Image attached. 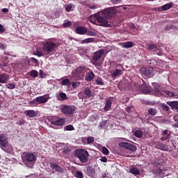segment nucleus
<instances>
[{
    "label": "nucleus",
    "instance_id": "1",
    "mask_svg": "<svg viewBox=\"0 0 178 178\" xmlns=\"http://www.w3.org/2000/svg\"><path fill=\"white\" fill-rule=\"evenodd\" d=\"M116 15V9L113 7H109L95 14L94 17L90 18V23L96 24V26H102V27H108L110 19Z\"/></svg>",
    "mask_w": 178,
    "mask_h": 178
},
{
    "label": "nucleus",
    "instance_id": "2",
    "mask_svg": "<svg viewBox=\"0 0 178 178\" xmlns=\"http://www.w3.org/2000/svg\"><path fill=\"white\" fill-rule=\"evenodd\" d=\"M22 161L26 166L32 168L37 162V155L35 153L26 152L22 156Z\"/></svg>",
    "mask_w": 178,
    "mask_h": 178
},
{
    "label": "nucleus",
    "instance_id": "3",
    "mask_svg": "<svg viewBox=\"0 0 178 178\" xmlns=\"http://www.w3.org/2000/svg\"><path fill=\"white\" fill-rule=\"evenodd\" d=\"M74 155L81 163H87V162H88L90 153H88V151L86 150V149H76L74 151Z\"/></svg>",
    "mask_w": 178,
    "mask_h": 178
},
{
    "label": "nucleus",
    "instance_id": "4",
    "mask_svg": "<svg viewBox=\"0 0 178 178\" xmlns=\"http://www.w3.org/2000/svg\"><path fill=\"white\" fill-rule=\"evenodd\" d=\"M87 70H88V68L85 66H79L72 72V77L75 80H83V79H84V74L86 73Z\"/></svg>",
    "mask_w": 178,
    "mask_h": 178
},
{
    "label": "nucleus",
    "instance_id": "5",
    "mask_svg": "<svg viewBox=\"0 0 178 178\" xmlns=\"http://www.w3.org/2000/svg\"><path fill=\"white\" fill-rule=\"evenodd\" d=\"M55 48H56V43L51 40L46 42L43 44V51L47 55H49V54H54Z\"/></svg>",
    "mask_w": 178,
    "mask_h": 178
},
{
    "label": "nucleus",
    "instance_id": "6",
    "mask_svg": "<svg viewBox=\"0 0 178 178\" xmlns=\"http://www.w3.org/2000/svg\"><path fill=\"white\" fill-rule=\"evenodd\" d=\"M105 54V51L104 49H99V51H95L93 54L92 56V64L95 66H99V63H98V60L102 58V55Z\"/></svg>",
    "mask_w": 178,
    "mask_h": 178
},
{
    "label": "nucleus",
    "instance_id": "7",
    "mask_svg": "<svg viewBox=\"0 0 178 178\" xmlns=\"http://www.w3.org/2000/svg\"><path fill=\"white\" fill-rule=\"evenodd\" d=\"M49 99V95H44L43 96H40L36 97L32 102H30L31 105L34 104V102H38V104H47Z\"/></svg>",
    "mask_w": 178,
    "mask_h": 178
},
{
    "label": "nucleus",
    "instance_id": "8",
    "mask_svg": "<svg viewBox=\"0 0 178 178\" xmlns=\"http://www.w3.org/2000/svg\"><path fill=\"white\" fill-rule=\"evenodd\" d=\"M74 111V106L63 105L61 107V112L64 115H73Z\"/></svg>",
    "mask_w": 178,
    "mask_h": 178
},
{
    "label": "nucleus",
    "instance_id": "9",
    "mask_svg": "<svg viewBox=\"0 0 178 178\" xmlns=\"http://www.w3.org/2000/svg\"><path fill=\"white\" fill-rule=\"evenodd\" d=\"M119 146L121 148H126V149H129V151H131V152H136V151H137V147L129 143L121 142L119 143Z\"/></svg>",
    "mask_w": 178,
    "mask_h": 178
},
{
    "label": "nucleus",
    "instance_id": "10",
    "mask_svg": "<svg viewBox=\"0 0 178 178\" xmlns=\"http://www.w3.org/2000/svg\"><path fill=\"white\" fill-rule=\"evenodd\" d=\"M139 91L143 92V94H149L152 92L151 86L147 83H144L140 86Z\"/></svg>",
    "mask_w": 178,
    "mask_h": 178
},
{
    "label": "nucleus",
    "instance_id": "11",
    "mask_svg": "<svg viewBox=\"0 0 178 178\" xmlns=\"http://www.w3.org/2000/svg\"><path fill=\"white\" fill-rule=\"evenodd\" d=\"M0 145L3 147V148H6V147L9 145V142L8 141V136H6V135L3 134L0 135Z\"/></svg>",
    "mask_w": 178,
    "mask_h": 178
},
{
    "label": "nucleus",
    "instance_id": "12",
    "mask_svg": "<svg viewBox=\"0 0 178 178\" xmlns=\"http://www.w3.org/2000/svg\"><path fill=\"white\" fill-rule=\"evenodd\" d=\"M154 72V68L152 67H144L140 69V73L143 74V76H146L147 77L151 76V74H152V72Z\"/></svg>",
    "mask_w": 178,
    "mask_h": 178
},
{
    "label": "nucleus",
    "instance_id": "13",
    "mask_svg": "<svg viewBox=\"0 0 178 178\" xmlns=\"http://www.w3.org/2000/svg\"><path fill=\"white\" fill-rule=\"evenodd\" d=\"M50 168L52 169V170H55V172L63 173V168L59 166L56 163H50Z\"/></svg>",
    "mask_w": 178,
    "mask_h": 178
},
{
    "label": "nucleus",
    "instance_id": "14",
    "mask_svg": "<svg viewBox=\"0 0 178 178\" xmlns=\"http://www.w3.org/2000/svg\"><path fill=\"white\" fill-rule=\"evenodd\" d=\"M51 124L54 126H63L65 124V118H58L57 120L51 121Z\"/></svg>",
    "mask_w": 178,
    "mask_h": 178
},
{
    "label": "nucleus",
    "instance_id": "15",
    "mask_svg": "<svg viewBox=\"0 0 178 178\" xmlns=\"http://www.w3.org/2000/svg\"><path fill=\"white\" fill-rule=\"evenodd\" d=\"M75 31L76 33V34H79L81 35H83L84 34H87V28L84 27V26H77L75 29Z\"/></svg>",
    "mask_w": 178,
    "mask_h": 178
},
{
    "label": "nucleus",
    "instance_id": "16",
    "mask_svg": "<svg viewBox=\"0 0 178 178\" xmlns=\"http://www.w3.org/2000/svg\"><path fill=\"white\" fill-rule=\"evenodd\" d=\"M9 79V74L6 73L0 74V83H1L2 84H5V83H7Z\"/></svg>",
    "mask_w": 178,
    "mask_h": 178
},
{
    "label": "nucleus",
    "instance_id": "17",
    "mask_svg": "<svg viewBox=\"0 0 178 178\" xmlns=\"http://www.w3.org/2000/svg\"><path fill=\"white\" fill-rule=\"evenodd\" d=\"M156 148L157 149H161V151H167L168 150V147H166V145L161 143V142H156L155 144Z\"/></svg>",
    "mask_w": 178,
    "mask_h": 178
},
{
    "label": "nucleus",
    "instance_id": "18",
    "mask_svg": "<svg viewBox=\"0 0 178 178\" xmlns=\"http://www.w3.org/2000/svg\"><path fill=\"white\" fill-rule=\"evenodd\" d=\"M94 77H95V74H94L92 71H90L86 73L85 80H86V81H92V80H94Z\"/></svg>",
    "mask_w": 178,
    "mask_h": 178
},
{
    "label": "nucleus",
    "instance_id": "19",
    "mask_svg": "<svg viewBox=\"0 0 178 178\" xmlns=\"http://www.w3.org/2000/svg\"><path fill=\"white\" fill-rule=\"evenodd\" d=\"M152 51L154 54H155V55H158L159 56H162V55H163V51H162V49H161L156 44Z\"/></svg>",
    "mask_w": 178,
    "mask_h": 178
},
{
    "label": "nucleus",
    "instance_id": "20",
    "mask_svg": "<svg viewBox=\"0 0 178 178\" xmlns=\"http://www.w3.org/2000/svg\"><path fill=\"white\" fill-rule=\"evenodd\" d=\"M169 131H168L167 129L164 130L163 131V136H163L161 137V141H166L167 140H170V134H168Z\"/></svg>",
    "mask_w": 178,
    "mask_h": 178
},
{
    "label": "nucleus",
    "instance_id": "21",
    "mask_svg": "<svg viewBox=\"0 0 178 178\" xmlns=\"http://www.w3.org/2000/svg\"><path fill=\"white\" fill-rule=\"evenodd\" d=\"M25 115L28 118H34L37 116V112L34 110H28L25 111Z\"/></svg>",
    "mask_w": 178,
    "mask_h": 178
},
{
    "label": "nucleus",
    "instance_id": "22",
    "mask_svg": "<svg viewBox=\"0 0 178 178\" xmlns=\"http://www.w3.org/2000/svg\"><path fill=\"white\" fill-rule=\"evenodd\" d=\"M86 172L88 174V176H89V177H92V176H94V173H95V170L89 165L87 168Z\"/></svg>",
    "mask_w": 178,
    "mask_h": 178
},
{
    "label": "nucleus",
    "instance_id": "23",
    "mask_svg": "<svg viewBox=\"0 0 178 178\" xmlns=\"http://www.w3.org/2000/svg\"><path fill=\"white\" fill-rule=\"evenodd\" d=\"M172 7L173 3H168L160 7L159 9L161 8V10H169V9H170Z\"/></svg>",
    "mask_w": 178,
    "mask_h": 178
},
{
    "label": "nucleus",
    "instance_id": "24",
    "mask_svg": "<svg viewBox=\"0 0 178 178\" xmlns=\"http://www.w3.org/2000/svg\"><path fill=\"white\" fill-rule=\"evenodd\" d=\"M123 48H133L134 43L131 41H128L122 43Z\"/></svg>",
    "mask_w": 178,
    "mask_h": 178
},
{
    "label": "nucleus",
    "instance_id": "25",
    "mask_svg": "<svg viewBox=\"0 0 178 178\" xmlns=\"http://www.w3.org/2000/svg\"><path fill=\"white\" fill-rule=\"evenodd\" d=\"M112 107V101L108 99L106 101V104L104 106V111H108Z\"/></svg>",
    "mask_w": 178,
    "mask_h": 178
},
{
    "label": "nucleus",
    "instance_id": "26",
    "mask_svg": "<svg viewBox=\"0 0 178 178\" xmlns=\"http://www.w3.org/2000/svg\"><path fill=\"white\" fill-rule=\"evenodd\" d=\"M83 92L85 95H86L87 98H91L92 97V92H91V89H90V88H86Z\"/></svg>",
    "mask_w": 178,
    "mask_h": 178
},
{
    "label": "nucleus",
    "instance_id": "27",
    "mask_svg": "<svg viewBox=\"0 0 178 178\" xmlns=\"http://www.w3.org/2000/svg\"><path fill=\"white\" fill-rule=\"evenodd\" d=\"M129 172L134 176H138L140 175V170L137 168H132L129 170Z\"/></svg>",
    "mask_w": 178,
    "mask_h": 178
},
{
    "label": "nucleus",
    "instance_id": "28",
    "mask_svg": "<svg viewBox=\"0 0 178 178\" xmlns=\"http://www.w3.org/2000/svg\"><path fill=\"white\" fill-rule=\"evenodd\" d=\"M147 63L150 65L151 67H156L158 65V62H156L154 58H151L147 60Z\"/></svg>",
    "mask_w": 178,
    "mask_h": 178
},
{
    "label": "nucleus",
    "instance_id": "29",
    "mask_svg": "<svg viewBox=\"0 0 178 178\" xmlns=\"http://www.w3.org/2000/svg\"><path fill=\"white\" fill-rule=\"evenodd\" d=\"M161 95H167L168 97H175V93L170 91L163 90V93H161Z\"/></svg>",
    "mask_w": 178,
    "mask_h": 178
},
{
    "label": "nucleus",
    "instance_id": "30",
    "mask_svg": "<svg viewBox=\"0 0 178 178\" xmlns=\"http://www.w3.org/2000/svg\"><path fill=\"white\" fill-rule=\"evenodd\" d=\"M90 42H94V38H89L81 41V44H90Z\"/></svg>",
    "mask_w": 178,
    "mask_h": 178
},
{
    "label": "nucleus",
    "instance_id": "31",
    "mask_svg": "<svg viewBox=\"0 0 178 178\" xmlns=\"http://www.w3.org/2000/svg\"><path fill=\"white\" fill-rule=\"evenodd\" d=\"M134 136L137 137V138H141V137H143V131L136 130L134 133Z\"/></svg>",
    "mask_w": 178,
    "mask_h": 178
},
{
    "label": "nucleus",
    "instance_id": "32",
    "mask_svg": "<svg viewBox=\"0 0 178 178\" xmlns=\"http://www.w3.org/2000/svg\"><path fill=\"white\" fill-rule=\"evenodd\" d=\"M30 76L31 77H33L34 79H35V78L38 77V72H37V70H33L30 72Z\"/></svg>",
    "mask_w": 178,
    "mask_h": 178
},
{
    "label": "nucleus",
    "instance_id": "33",
    "mask_svg": "<svg viewBox=\"0 0 178 178\" xmlns=\"http://www.w3.org/2000/svg\"><path fill=\"white\" fill-rule=\"evenodd\" d=\"M148 113L151 116H155V115H156V109L153 108H150L148 110Z\"/></svg>",
    "mask_w": 178,
    "mask_h": 178
},
{
    "label": "nucleus",
    "instance_id": "34",
    "mask_svg": "<svg viewBox=\"0 0 178 178\" xmlns=\"http://www.w3.org/2000/svg\"><path fill=\"white\" fill-rule=\"evenodd\" d=\"M120 74H122V70L116 69L112 74L113 77H118Z\"/></svg>",
    "mask_w": 178,
    "mask_h": 178
},
{
    "label": "nucleus",
    "instance_id": "35",
    "mask_svg": "<svg viewBox=\"0 0 178 178\" xmlns=\"http://www.w3.org/2000/svg\"><path fill=\"white\" fill-rule=\"evenodd\" d=\"M6 87L8 88V90H15L16 85H15V83H7L6 84Z\"/></svg>",
    "mask_w": 178,
    "mask_h": 178
},
{
    "label": "nucleus",
    "instance_id": "36",
    "mask_svg": "<svg viewBox=\"0 0 178 178\" xmlns=\"http://www.w3.org/2000/svg\"><path fill=\"white\" fill-rule=\"evenodd\" d=\"M61 86H70V81L67 79H65L61 81Z\"/></svg>",
    "mask_w": 178,
    "mask_h": 178
},
{
    "label": "nucleus",
    "instance_id": "37",
    "mask_svg": "<svg viewBox=\"0 0 178 178\" xmlns=\"http://www.w3.org/2000/svg\"><path fill=\"white\" fill-rule=\"evenodd\" d=\"M64 129L67 131H73V130H74V127H73V125L72 124H69V125H67Z\"/></svg>",
    "mask_w": 178,
    "mask_h": 178
},
{
    "label": "nucleus",
    "instance_id": "38",
    "mask_svg": "<svg viewBox=\"0 0 178 178\" xmlns=\"http://www.w3.org/2000/svg\"><path fill=\"white\" fill-rule=\"evenodd\" d=\"M75 177H76V178H83L84 175H83V172L76 171V174H75Z\"/></svg>",
    "mask_w": 178,
    "mask_h": 178
},
{
    "label": "nucleus",
    "instance_id": "39",
    "mask_svg": "<svg viewBox=\"0 0 178 178\" xmlns=\"http://www.w3.org/2000/svg\"><path fill=\"white\" fill-rule=\"evenodd\" d=\"M156 46V44L152 43V44H147V49L149 51H152L154 49V48H155V47Z\"/></svg>",
    "mask_w": 178,
    "mask_h": 178
},
{
    "label": "nucleus",
    "instance_id": "40",
    "mask_svg": "<svg viewBox=\"0 0 178 178\" xmlns=\"http://www.w3.org/2000/svg\"><path fill=\"white\" fill-rule=\"evenodd\" d=\"M175 29H176V26L174 25H170V26H165V29L166 30V31H170V30H175Z\"/></svg>",
    "mask_w": 178,
    "mask_h": 178
},
{
    "label": "nucleus",
    "instance_id": "41",
    "mask_svg": "<svg viewBox=\"0 0 178 178\" xmlns=\"http://www.w3.org/2000/svg\"><path fill=\"white\" fill-rule=\"evenodd\" d=\"M161 108L165 112H169V106L165 104H161Z\"/></svg>",
    "mask_w": 178,
    "mask_h": 178
},
{
    "label": "nucleus",
    "instance_id": "42",
    "mask_svg": "<svg viewBox=\"0 0 178 178\" xmlns=\"http://www.w3.org/2000/svg\"><path fill=\"white\" fill-rule=\"evenodd\" d=\"M60 97L63 101L67 99V95H66V93H63V92L60 93Z\"/></svg>",
    "mask_w": 178,
    "mask_h": 178
},
{
    "label": "nucleus",
    "instance_id": "43",
    "mask_svg": "<svg viewBox=\"0 0 178 178\" xmlns=\"http://www.w3.org/2000/svg\"><path fill=\"white\" fill-rule=\"evenodd\" d=\"M110 2L112 5H118V3H122V0H111Z\"/></svg>",
    "mask_w": 178,
    "mask_h": 178
},
{
    "label": "nucleus",
    "instance_id": "44",
    "mask_svg": "<svg viewBox=\"0 0 178 178\" xmlns=\"http://www.w3.org/2000/svg\"><path fill=\"white\" fill-rule=\"evenodd\" d=\"M70 151H72V149H70L69 147H64L63 152V154H67L69 152H70Z\"/></svg>",
    "mask_w": 178,
    "mask_h": 178
},
{
    "label": "nucleus",
    "instance_id": "45",
    "mask_svg": "<svg viewBox=\"0 0 178 178\" xmlns=\"http://www.w3.org/2000/svg\"><path fill=\"white\" fill-rule=\"evenodd\" d=\"M30 60H31V62H33V63H34V65H35V66H37V65H38V60L36 59L35 58L31 57L30 58Z\"/></svg>",
    "mask_w": 178,
    "mask_h": 178
},
{
    "label": "nucleus",
    "instance_id": "46",
    "mask_svg": "<svg viewBox=\"0 0 178 178\" xmlns=\"http://www.w3.org/2000/svg\"><path fill=\"white\" fill-rule=\"evenodd\" d=\"M95 82L97 86H104V81L101 79H96Z\"/></svg>",
    "mask_w": 178,
    "mask_h": 178
},
{
    "label": "nucleus",
    "instance_id": "47",
    "mask_svg": "<svg viewBox=\"0 0 178 178\" xmlns=\"http://www.w3.org/2000/svg\"><path fill=\"white\" fill-rule=\"evenodd\" d=\"M73 8V5H72L71 3L70 4H68L65 6V10L66 12H70L72 10V8Z\"/></svg>",
    "mask_w": 178,
    "mask_h": 178
},
{
    "label": "nucleus",
    "instance_id": "48",
    "mask_svg": "<svg viewBox=\"0 0 178 178\" xmlns=\"http://www.w3.org/2000/svg\"><path fill=\"white\" fill-rule=\"evenodd\" d=\"M102 153L104 155H109V150L106 147H104L102 148Z\"/></svg>",
    "mask_w": 178,
    "mask_h": 178
},
{
    "label": "nucleus",
    "instance_id": "49",
    "mask_svg": "<svg viewBox=\"0 0 178 178\" xmlns=\"http://www.w3.org/2000/svg\"><path fill=\"white\" fill-rule=\"evenodd\" d=\"M95 140H94V137L91 136V137H88L87 138V142L88 144H92V143H94Z\"/></svg>",
    "mask_w": 178,
    "mask_h": 178
},
{
    "label": "nucleus",
    "instance_id": "50",
    "mask_svg": "<svg viewBox=\"0 0 178 178\" xmlns=\"http://www.w3.org/2000/svg\"><path fill=\"white\" fill-rule=\"evenodd\" d=\"M159 165L163 166V162L161 161H155L154 162V166H156L157 168H159Z\"/></svg>",
    "mask_w": 178,
    "mask_h": 178
},
{
    "label": "nucleus",
    "instance_id": "51",
    "mask_svg": "<svg viewBox=\"0 0 178 178\" xmlns=\"http://www.w3.org/2000/svg\"><path fill=\"white\" fill-rule=\"evenodd\" d=\"M87 35H90V37L95 36V32L89 31L87 32Z\"/></svg>",
    "mask_w": 178,
    "mask_h": 178
},
{
    "label": "nucleus",
    "instance_id": "52",
    "mask_svg": "<svg viewBox=\"0 0 178 178\" xmlns=\"http://www.w3.org/2000/svg\"><path fill=\"white\" fill-rule=\"evenodd\" d=\"M80 84V82L76 83V82H72V86L73 88H77L79 87V85Z\"/></svg>",
    "mask_w": 178,
    "mask_h": 178
},
{
    "label": "nucleus",
    "instance_id": "53",
    "mask_svg": "<svg viewBox=\"0 0 178 178\" xmlns=\"http://www.w3.org/2000/svg\"><path fill=\"white\" fill-rule=\"evenodd\" d=\"M154 88H155V91H156V92H158V94H160L161 95V89H160V88H159V86H155L154 87Z\"/></svg>",
    "mask_w": 178,
    "mask_h": 178
},
{
    "label": "nucleus",
    "instance_id": "54",
    "mask_svg": "<svg viewBox=\"0 0 178 178\" xmlns=\"http://www.w3.org/2000/svg\"><path fill=\"white\" fill-rule=\"evenodd\" d=\"M71 24H72V22L67 21L63 24V26H64V27H70Z\"/></svg>",
    "mask_w": 178,
    "mask_h": 178
},
{
    "label": "nucleus",
    "instance_id": "55",
    "mask_svg": "<svg viewBox=\"0 0 178 178\" xmlns=\"http://www.w3.org/2000/svg\"><path fill=\"white\" fill-rule=\"evenodd\" d=\"M98 5L97 4H93V5H90L89 8L90 9H97Z\"/></svg>",
    "mask_w": 178,
    "mask_h": 178
},
{
    "label": "nucleus",
    "instance_id": "56",
    "mask_svg": "<svg viewBox=\"0 0 178 178\" xmlns=\"http://www.w3.org/2000/svg\"><path fill=\"white\" fill-rule=\"evenodd\" d=\"M39 76L40 77V79H42V77H44V71L42 70H40L39 71Z\"/></svg>",
    "mask_w": 178,
    "mask_h": 178
},
{
    "label": "nucleus",
    "instance_id": "57",
    "mask_svg": "<svg viewBox=\"0 0 178 178\" xmlns=\"http://www.w3.org/2000/svg\"><path fill=\"white\" fill-rule=\"evenodd\" d=\"M129 27L130 29H132V30H137V27L134 24H131Z\"/></svg>",
    "mask_w": 178,
    "mask_h": 178
},
{
    "label": "nucleus",
    "instance_id": "58",
    "mask_svg": "<svg viewBox=\"0 0 178 178\" xmlns=\"http://www.w3.org/2000/svg\"><path fill=\"white\" fill-rule=\"evenodd\" d=\"M5 48H6V45L3 43L0 42V49H5Z\"/></svg>",
    "mask_w": 178,
    "mask_h": 178
},
{
    "label": "nucleus",
    "instance_id": "59",
    "mask_svg": "<svg viewBox=\"0 0 178 178\" xmlns=\"http://www.w3.org/2000/svg\"><path fill=\"white\" fill-rule=\"evenodd\" d=\"M100 161L102 162H108V159H106V157H105V156L104 157H102Z\"/></svg>",
    "mask_w": 178,
    "mask_h": 178
},
{
    "label": "nucleus",
    "instance_id": "60",
    "mask_svg": "<svg viewBox=\"0 0 178 178\" xmlns=\"http://www.w3.org/2000/svg\"><path fill=\"white\" fill-rule=\"evenodd\" d=\"M1 10L3 13H8L9 12V9L8 8H3Z\"/></svg>",
    "mask_w": 178,
    "mask_h": 178
},
{
    "label": "nucleus",
    "instance_id": "61",
    "mask_svg": "<svg viewBox=\"0 0 178 178\" xmlns=\"http://www.w3.org/2000/svg\"><path fill=\"white\" fill-rule=\"evenodd\" d=\"M5 31V29H3V26L2 24H0V32L3 33Z\"/></svg>",
    "mask_w": 178,
    "mask_h": 178
},
{
    "label": "nucleus",
    "instance_id": "62",
    "mask_svg": "<svg viewBox=\"0 0 178 178\" xmlns=\"http://www.w3.org/2000/svg\"><path fill=\"white\" fill-rule=\"evenodd\" d=\"M102 178H109V177L108 176V173H103Z\"/></svg>",
    "mask_w": 178,
    "mask_h": 178
},
{
    "label": "nucleus",
    "instance_id": "63",
    "mask_svg": "<svg viewBox=\"0 0 178 178\" xmlns=\"http://www.w3.org/2000/svg\"><path fill=\"white\" fill-rule=\"evenodd\" d=\"M175 127H178V122L174 124Z\"/></svg>",
    "mask_w": 178,
    "mask_h": 178
},
{
    "label": "nucleus",
    "instance_id": "64",
    "mask_svg": "<svg viewBox=\"0 0 178 178\" xmlns=\"http://www.w3.org/2000/svg\"><path fill=\"white\" fill-rule=\"evenodd\" d=\"M37 55H38V56H39V57L41 56V54H38Z\"/></svg>",
    "mask_w": 178,
    "mask_h": 178
}]
</instances>
